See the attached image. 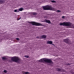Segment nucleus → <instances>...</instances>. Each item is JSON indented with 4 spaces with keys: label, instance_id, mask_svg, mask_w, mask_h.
<instances>
[{
    "label": "nucleus",
    "instance_id": "f257e3e1",
    "mask_svg": "<svg viewBox=\"0 0 74 74\" xmlns=\"http://www.w3.org/2000/svg\"><path fill=\"white\" fill-rule=\"evenodd\" d=\"M38 61L39 62H44L48 63H52V60L51 59L42 58L40 59V60H39Z\"/></svg>",
    "mask_w": 74,
    "mask_h": 74
},
{
    "label": "nucleus",
    "instance_id": "f03ea898",
    "mask_svg": "<svg viewBox=\"0 0 74 74\" xmlns=\"http://www.w3.org/2000/svg\"><path fill=\"white\" fill-rule=\"evenodd\" d=\"M11 59L12 61L18 63V62L21 60V59L19 57L14 56L11 58Z\"/></svg>",
    "mask_w": 74,
    "mask_h": 74
},
{
    "label": "nucleus",
    "instance_id": "7ed1b4c3",
    "mask_svg": "<svg viewBox=\"0 0 74 74\" xmlns=\"http://www.w3.org/2000/svg\"><path fill=\"white\" fill-rule=\"evenodd\" d=\"M60 26H71V23L70 22H64L61 23L60 24Z\"/></svg>",
    "mask_w": 74,
    "mask_h": 74
},
{
    "label": "nucleus",
    "instance_id": "20e7f679",
    "mask_svg": "<svg viewBox=\"0 0 74 74\" xmlns=\"http://www.w3.org/2000/svg\"><path fill=\"white\" fill-rule=\"evenodd\" d=\"M28 22L29 23H31V24H32V25L33 26L35 25L37 26H42V24L34 22L31 21L30 22L28 21Z\"/></svg>",
    "mask_w": 74,
    "mask_h": 74
},
{
    "label": "nucleus",
    "instance_id": "39448f33",
    "mask_svg": "<svg viewBox=\"0 0 74 74\" xmlns=\"http://www.w3.org/2000/svg\"><path fill=\"white\" fill-rule=\"evenodd\" d=\"M64 42L66 43V44H70V41L68 38L65 39L63 40Z\"/></svg>",
    "mask_w": 74,
    "mask_h": 74
},
{
    "label": "nucleus",
    "instance_id": "423d86ee",
    "mask_svg": "<svg viewBox=\"0 0 74 74\" xmlns=\"http://www.w3.org/2000/svg\"><path fill=\"white\" fill-rule=\"evenodd\" d=\"M48 10H53V8L51 6V5H47Z\"/></svg>",
    "mask_w": 74,
    "mask_h": 74
},
{
    "label": "nucleus",
    "instance_id": "0eeeda50",
    "mask_svg": "<svg viewBox=\"0 0 74 74\" xmlns=\"http://www.w3.org/2000/svg\"><path fill=\"white\" fill-rule=\"evenodd\" d=\"M52 43H53V42H52V41L48 40L47 42V44H51V45H53V46H55V45Z\"/></svg>",
    "mask_w": 74,
    "mask_h": 74
},
{
    "label": "nucleus",
    "instance_id": "6e6552de",
    "mask_svg": "<svg viewBox=\"0 0 74 74\" xmlns=\"http://www.w3.org/2000/svg\"><path fill=\"white\" fill-rule=\"evenodd\" d=\"M45 22L47 23H49V24H51V21L49 20H45Z\"/></svg>",
    "mask_w": 74,
    "mask_h": 74
},
{
    "label": "nucleus",
    "instance_id": "1a4fd4ad",
    "mask_svg": "<svg viewBox=\"0 0 74 74\" xmlns=\"http://www.w3.org/2000/svg\"><path fill=\"white\" fill-rule=\"evenodd\" d=\"M43 8L44 10H48V5L43 6Z\"/></svg>",
    "mask_w": 74,
    "mask_h": 74
},
{
    "label": "nucleus",
    "instance_id": "9d476101",
    "mask_svg": "<svg viewBox=\"0 0 74 74\" xmlns=\"http://www.w3.org/2000/svg\"><path fill=\"white\" fill-rule=\"evenodd\" d=\"M47 37V35H42L41 37H40V38H45L46 39V38Z\"/></svg>",
    "mask_w": 74,
    "mask_h": 74
},
{
    "label": "nucleus",
    "instance_id": "9b49d317",
    "mask_svg": "<svg viewBox=\"0 0 74 74\" xmlns=\"http://www.w3.org/2000/svg\"><path fill=\"white\" fill-rule=\"evenodd\" d=\"M57 70L58 71H59V72H62L63 71L61 68H58Z\"/></svg>",
    "mask_w": 74,
    "mask_h": 74
},
{
    "label": "nucleus",
    "instance_id": "f8f14e48",
    "mask_svg": "<svg viewBox=\"0 0 74 74\" xmlns=\"http://www.w3.org/2000/svg\"><path fill=\"white\" fill-rule=\"evenodd\" d=\"M22 73L23 74H29V72H25V71H22Z\"/></svg>",
    "mask_w": 74,
    "mask_h": 74
},
{
    "label": "nucleus",
    "instance_id": "ddd939ff",
    "mask_svg": "<svg viewBox=\"0 0 74 74\" xmlns=\"http://www.w3.org/2000/svg\"><path fill=\"white\" fill-rule=\"evenodd\" d=\"M4 3V0H0V4H2Z\"/></svg>",
    "mask_w": 74,
    "mask_h": 74
},
{
    "label": "nucleus",
    "instance_id": "4468645a",
    "mask_svg": "<svg viewBox=\"0 0 74 74\" xmlns=\"http://www.w3.org/2000/svg\"><path fill=\"white\" fill-rule=\"evenodd\" d=\"M2 60H7L8 58L7 57H3L2 58Z\"/></svg>",
    "mask_w": 74,
    "mask_h": 74
},
{
    "label": "nucleus",
    "instance_id": "2eb2a0df",
    "mask_svg": "<svg viewBox=\"0 0 74 74\" xmlns=\"http://www.w3.org/2000/svg\"><path fill=\"white\" fill-rule=\"evenodd\" d=\"M23 10V8H20L19 9V11H22Z\"/></svg>",
    "mask_w": 74,
    "mask_h": 74
},
{
    "label": "nucleus",
    "instance_id": "dca6fc26",
    "mask_svg": "<svg viewBox=\"0 0 74 74\" xmlns=\"http://www.w3.org/2000/svg\"><path fill=\"white\" fill-rule=\"evenodd\" d=\"M37 12H33V15H36L37 14Z\"/></svg>",
    "mask_w": 74,
    "mask_h": 74
},
{
    "label": "nucleus",
    "instance_id": "f3484780",
    "mask_svg": "<svg viewBox=\"0 0 74 74\" xmlns=\"http://www.w3.org/2000/svg\"><path fill=\"white\" fill-rule=\"evenodd\" d=\"M33 12H31L29 13V14L31 16H33Z\"/></svg>",
    "mask_w": 74,
    "mask_h": 74
},
{
    "label": "nucleus",
    "instance_id": "a211bd4d",
    "mask_svg": "<svg viewBox=\"0 0 74 74\" xmlns=\"http://www.w3.org/2000/svg\"><path fill=\"white\" fill-rule=\"evenodd\" d=\"M36 38H37V39H41V38L39 36H36Z\"/></svg>",
    "mask_w": 74,
    "mask_h": 74
},
{
    "label": "nucleus",
    "instance_id": "6ab92c4d",
    "mask_svg": "<svg viewBox=\"0 0 74 74\" xmlns=\"http://www.w3.org/2000/svg\"><path fill=\"white\" fill-rule=\"evenodd\" d=\"M66 66H70V65H71V64L68 63V64H66Z\"/></svg>",
    "mask_w": 74,
    "mask_h": 74
},
{
    "label": "nucleus",
    "instance_id": "aec40b11",
    "mask_svg": "<svg viewBox=\"0 0 74 74\" xmlns=\"http://www.w3.org/2000/svg\"><path fill=\"white\" fill-rule=\"evenodd\" d=\"M3 72L5 73H7V70H4L3 71Z\"/></svg>",
    "mask_w": 74,
    "mask_h": 74
},
{
    "label": "nucleus",
    "instance_id": "412c9836",
    "mask_svg": "<svg viewBox=\"0 0 74 74\" xmlns=\"http://www.w3.org/2000/svg\"><path fill=\"white\" fill-rule=\"evenodd\" d=\"M70 73H71V74H74V72H73V71H71Z\"/></svg>",
    "mask_w": 74,
    "mask_h": 74
},
{
    "label": "nucleus",
    "instance_id": "4be33fe9",
    "mask_svg": "<svg viewBox=\"0 0 74 74\" xmlns=\"http://www.w3.org/2000/svg\"><path fill=\"white\" fill-rule=\"evenodd\" d=\"M51 1V2H52V3H56V1H55L54 0Z\"/></svg>",
    "mask_w": 74,
    "mask_h": 74
},
{
    "label": "nucleus",
    "instance_id": "5701e85b",
    "mask_svg": "<svg viewBox=\"0 0 74 74\" xmlns=\"http://www.w3.org/2000/svg\"><path fill=\"white\" fill-rule=\"evenodd\" d=\"M57 12H61V11L60 10H58L57 11Z\"/></svg>",
    "mask_w": 74,
    "mask_h": 74
},
{
    "label": "nucleus",
    "instance_id": "b1692460",
    "mask_svg": "<svg viewBox=\"0 0 74 74\" xmlns=\"http://www.w3.org/2000/svg\"><path fill=\"white\" fill-rule=\"evenodd\" d=\"M21 19V17H20L19 18H17V21H18L19 20H20V19Z\"/></svg>",
    "mask_w": 74,
    "mask_h": 74
},
{
    "label": "nucleus",
    "instance_id": "393cba45",
    "mask_svg": "<svg viewBox=\"0 0 74 74\" xmlns=\"http://www.w3.org/2000/svg\"><path fill=\"white\" fill-rule=\"evenodd\" d=\"M25 58H28L29 57V56H25Z\"/></svg>",
    "mask_w": 74,
    "mask_h": 74
},
{
    "label": "nucleus",
    "instance_id": "a878e982",
    "mask_svg": "<svg viewBox=\"0 0 74 74\" xmlns=\"http://www.w3.org/2000/svg\"><path fill=\"white\" fill-rule=\"evenodd\" d=\"M62 18H63V19H64V18H65V16H63L62 17Z\"/></svg>",
    "mask_w": 74,
    "mask_h": 74
},
{
    "label": "nucleus",
    "instance_id": "bb28decb",
    "mask_svg": "<svg viewBox=\"0 0 74 74\" xmlns=\"http://www.w3.org/2000/svg\"><path fill=\"white\" fill-rule=\"evenodd\" d=\"M16 39L17 40H19V38H16Z\"/></svg>",
    "mask_w": 74,
    "mask_h": 74
},
{
    "label": "nucleus",
    "instance_id": "cd10ccee",
    "mask_svg": "<svg viewBox=\"0 0 74 74\" xmlns=\"http://www.w3.org/2000/svg\"><path fill=\"white\" fill-rule=\"evenodd\" d=\"M14 12H17V10H15L14 11Z\"/></svg>",
    "mask_w": 74,
    "mask_h": 74
},
{
    "label": "nucleus",
    "instance_id": "c85d7f7f",
    "mask_svg": "<svg viewBox=\"0 0 74 74\" xmlns=\"http://www.w3.org/2000/svg\"><path fill=\"white\" fill-rule=\"evenodd\" d=\"M19 10H17V12H19Z\"/></svg>",
    "mask_w": 74,
    "mask_h": 74
},
{
    "label": "nucleus",
    "instance_id": "c756f323",
    "mask_svg": "<svg viewBox=\"0 0 74 74\" xmlns=\"http://www.w3.org/2000/svg\"><path fill=\"white\" fill-rule=\"evenodd\" d=\"M49 1H51V0H49Z\"/></svg>",
    "mask_w": 74,
    "mask_h": 74
}]
</instances>
